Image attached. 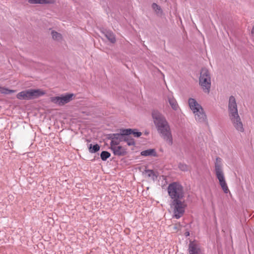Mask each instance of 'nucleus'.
<instances>
[{"instance_id":"obj_1","label":"nucleus","mask_w":254,"mask_h":254,"mask_svg":"<svg viewBox=\"0 0 254 254\" xmlns=\"http://www.w3.org/2000/svg\"><path fill=\"white\" fill-rule=\"evenodd\" d=\"M228 112L229 118L236 129L240 132H244V128L238 114L235 98L233 96L229 97Z\"/></svg>"},{"instance_id":"obj_2","label":"nucleus","mask_w":254,"mask_h":254,"mask_svg":"<svg viewBox=\"0 0 254 254\" xmlns=\"http://www.w3.org/2000/svg\"><path fill=\"white\" fill-rule=\"evenodd\" d=\"M188 102L190 108L194 114L196 121L199 123L206 122L207 120L206 115L201 106L193 98H190Z\"/></svg>"},{"instance_id":"obj_3","label":"nucleus","mask_w":254,"mask_h":254,"mask_svg":"<svg viewBox=\"0 0 254 254\" xmlns=\"http://www.w3.org/2000/svg\"><path fill=\"white\" fill-rule=\"evenodd\" d=\"M215 175L219 181V184L225 193L229 192V189L226 183L224 173L222 169V159L219 157H217L215 163Z\"/></svg>"},{"instance_id":"obj_4","label":"nucleus","mask_w":254,"mask_h":254,"mask_svg":"<svg viewBox=\"0 0 254 254\" xmlns=\"http://www.w3.org/2000/svg\"><path fill=\"white\" fill-rule=\"evenodd\" d=\"M169 195L172 199H183L184 191L183 187L178 182H173L170 184L167 188Z\"/></svg>"},{"instance_id":"obj_5","label":"nucleus","mask_w":254,"mask_h":254,"mask_svg":"<svg viewBox=\"0 0 254 254\" xmlns=\"http://www.w3.org/2000/svg\"><path fill=\"white\" fill-rule=\"evenodd\" d=\"M45 92L40 89H29L20 92L16 97L19 100H30L44 95Z\"/></svg>"},{"instance_id":"obj_6","label":"nucleus","mask_w":254,"mask_h":254,"mask_svg":"<svg viewBox=\"0 0 254 254\" xmlns=\"http://www.w3.org/2000/svg\"><path fill=\"white\" fill-rule=\"evenodd\" d=\"M199 84L205 93H209L211 87V76L209 70L205 67H203L201 69Z\"/></svg>"},{"instance_id":"obj_7","label":"nucleus","mask_w":254,"mask_h":254,"mask_svg":"<svg viewBox=\"0 0 254 254\" xmlns=\"http://www.w3.org/2000/svg\"><path fill=\"white\" fill-rule=\"evenodd\" d=\"M160 136L171 146L173 144V137L170 126L168 122L156 127Z\"/></svg>"},{"instance_id":"obj_8","label":"nucleus","mask_w":254,"mask_h":254,"mask_svg":"<svg viewBox=\"0 0 254 254\" xmlns=\"http://www.w3.org/2000/svg\"><path fill=\"white\" fill-rule=\"evenodd\" d=\"M183 199H175L172 201L171 206L174 209V216L177 219L180 218L185 213L187 204Z\"/></svg>"},{"instance_id":"obj_9","label":"nucleus","mask_w":254,"mask_h":254,"mask_svg":"<svg viewBox=\"0 0 254 254\" xmlns=\"http://www.w3.org/2000/svg\"><path fill=\"white\" fill-rule=\"evenodd\" d=\"M75 95L73 93H66L65 95H61L60 96H56L51 98L52 102L59 106H63L71 101Z\"/></svg>"},{"instance_id":"obj_10","label":"nucleus","mask_w":254,"mask_h":254,"mask_svg":"<svg viewBox=\"0 0 254 254\" xmlns=\"http://www.w3.org/2000/svg\"><path fill=\"white\" fill-rule=\"evenodd\" d=\"M152 117L153 119L154 124L156 127L168 122L165 117L157 110L152 111Z\"/></svg>"},{"instance_id":"obj_11","label":"nucleus","mask_w":254,"mask_h":254,"mask_svg":"<svg viewBox=\"0 0 254 254\" xmlns=\"http://www.w3.org/2000/svg\"><path fill=\"white\" fill-rule=\"evenodd\" d=\"M189 252L190 254H201L198 245L192 242H190L189 244Z\"/></svg>"},{"instance_id":"obj_12","label":"nucleus","mask_w":254,"mask_h":254,"mask_svg":"<svg viewBox=\"0 0 254 254\" xmlns=\"http://www.w3.org/2000/svg\"><path fill=\"white\" fill-rule=\"evenodd\" d=\"M112 150L113 151L115 155L119 156H125L127 154V149L122 146H118L115 148H112Z\"/></svg>"},{"instance_id":"obj_13","label":"nucleus","mask_w":254,"mask_h":254,"mask_svg":"<svg viewBox=\"0 0 254 254\" xmlns=\"http://www.w3.org/2000/svg\"><path fill=\"white\" fill-rule=\"evenodd\" d=\"M103 33L108 40L112 44H114L116 42V39L114 33L110 30H104Z\"/></svg>"},{"instance_id":"obj_14","label":"nucleus","mask_w":254,"mask_h":254,"mask_svg":"<svg viewBox=\"0 0 254 254\" xmlns=\"http://www.w3.org/2000/svg\"><path fill=\"white\" fill-rule=\"evenodd\" d=\"M126 131V128H121L120 129V132L117 133V138L116 139L118 140L119 141H120V143L122 141H127V137L128 136L127 133H125Z\"/></svg>"},{"instance_id":"obj_15","label":"nucleus","mask_w":254,"mask_h":254,"mask_svg":"<svg viewBox=\"0 0 254 254\" xmlns=\"http://www.w3.org/2000/svg\"><path fill=\"white\" fill-rule=\"evenodd\" d=\"M151 7L157 16L162 17V16L164 15L163 11L161 6L158 5L157 3L154 2L151 5Z\"/></svg>"},{"instance_id":"obj_16","label":"nucleus","mask_w":254,"mask_h":254,"mask_svg":"<svg viewBox=\"0 0 254 254\" xmlns=\"http://www.w3.org/2000/svg\"><path fill=\"white\" fill-rule=\"evenodd\" d=\"M125 133H127L128 136L132 135L135 137H139L142 134V133L139 131L138 129L136 128H126Z\"/></svg>"},{"instance_id":"obj_17","label":"nucleus","mask_w":254,"mask_h":254,"mask_svg":"<svg viewBox=\"0 0 254 254\" xmlns=\"http://www.w3.org/2000/svg\"><path fill=\"white\" fill-rule=\"evenodd\" d=\"M30 4H53L55 2L54 0H28Z\"/></svg>"},{"instance_id":"obj_18","label":"nucleus","mask_w":254,"mask_h":254,"mask_svg":"<svg viewBox=\"0 0 254 254\" xmlns=\"http://www.w3.org/2000/svg\"><path fill=\"white\" fill-rule=\"evenodd\" d=\"M142 156H157V153L155 149H149L142 151L140 153Z\"/></svg>"},{"instance_id":"obj_19","label":"nucleus","mask_w":254,"mask_h":254,"mask_svg":"<svg viewBox=\"0 0 254 254\" xmlns=\"http://www.w3.org/2000/svg\"><path fill=\"white\" fill-rule=\"evenodd\" d=\"M167 99L172 108L174 110H177L178 108V105L175 99L172 96H168Z\"/></svg>"},{"instance_id":"obj_20","label":"nucleus","mask_w":254,"mask_h":254,"mask_svg":"<svg viewBox=\"0 0 254 254\" xmlns=\"http://www.w3.org/2000/svg\"><path fill=\"white\" fill-rule=\"evenodd\" d=\"M88 148L90 153H95L99 151L100 146L98 144H95L94 145L90 144L88 145Z\"/></svg>"},{"instance_id":"obj_21","label":"nucleus","mask_w":254,"mask_h":254,"mask_svg":"<svg viewBox=\"0 0 254 254\" xmlns=\"http://www.w3.org/2000/svg\"><path fill=\"white\" fill-rule=\"evenodd\" d=\"M145 172L147 174V176L148 177H151L152 180L155 181L157 179L158 177V174L157 173H155L152 170H145Z\"/></svg>"},{"instance_id":"obj_22","label":"nucleus","mask_w":254,"mask_h":254,"mask_svg":"<svg viewBox=\"0 0 254 254\" xmlns=\"http://www.w3.org/2000/svg\"><path fill=\"white\" fill-rule=\"evenodd\" d=\"M51 35L52 36L53 39L55 40L60 41L62 39V35L60 33H58L54 30L52 31Z\"/></svg>"},{"instance_id":"obj_23","label":"nucleus","mask_w":254,"mask_h":254,"mask_svg":"<svg viewBox=\"0 0 254 254\" xmlns=\"http://www.w3.org/2000/svg\"><path fill=\"white\" fill-rule=\"evenodd\" d=\"M110 156V153L107 151H103L100 154L101 159L104 161H106Z\"/></svg>"},{"instance_id":"obj_24","label":"nucleus","mask_w":254,"mask_h":254,"mask_svg":"<svg viewBox=\"0 0 254 254\" xmlns=\"http://www.w3.org/2000/svg\"><path fill=\"white\" fill-rule=\"evenodd\" d=\"M126 139L127 141H125V142L127 143L128 146H134L135 145L134 139L129 136H127Z\"/></svg>"},{"instance_id":"obj_25","label":"nucleus","mask_w":254,"mask_h":254,"mask_svg":"<svg viewBox=\"0 0 254 254\" xmlns=\"http://www.w3.org/2000/svg\"><path fill=\"white\" fill-rule=\"evenodd\" d=\"M15 90L9 89L8 88L2 87L1 89V93L3 94H9L15 92Z\"/></svg>"},{"instance_id":"obj_26","label":"nucleus","mask_w":254,"mask_h":254,"mask_svg":"<svg viewBox=\"0 0 254 254\" xmlns=\"http://www.w3.org/2000/svg\"><path fill=\"white\" fill-rule=\"evenodd\" d=\"M178 168L182 171H187L189 169V166L187 165L180 163L178 164Z\"/></svg>"},{"instance_id":"obj_27","label":"nucleus","mask_w":254,"mask_h":254,"mask_svg":"<svg viewBox=\"0 0 254 254\" xmlns=\"http://www.w3.org/2000/svg\"><path fill=\"white\" fill-rule=\"evenodd\" d=\"M119 144H120V141H119L118 140H117V139H114V140H112L111 142V143H110V145H111L110 149L112 150V148L116 147V146H115L118 145Z\"/></svg>"},{"instance_id":"obj_28","label":"nucleus","mask_w":254,"mask_h":254,"mask_svg":"<svg viewBox=\"0 0 254 254\" xmlns=\"http://www.w3.org/2000/svg\"><path fill=\"white\" fill-rule=\"evenodd\" d=\"M117 133H110L107 135V138L108 139H111V141L114 139H116L117 138Z\"/></svg>"},{"instance_id":"obj_29","label":"nucleus","mask_w":254,"mask_h":254,"mask_svg":"<svg viewBox=\"0 0 254 254\" xmlns=\"http://www.w3.org/2000/svg\"><path fill=\"white\" fill-rule=\"evenodd\" d=\"M185 235L186 236V237H188V236H190V232L187 231V232H186L185 233Z\"/></svg>"},{"instance_id":"obj_30","label":"nucleus","mask_w":254,"mask_h":254,"mask_svg":"<svg viewBox=\"0 0 254 254\" xmlns=\"http://www.w3.org/2000/svg\"><path fill=\"white\" fill-rule=\"evenodd\" d=\"M2 87L0 86V92L1 93V89H2Z\"/></svg>"},{"instance_id":"obj_31","label":"nucleus","mask_w":254,"mask_h":254,"mask_svg":"<svg viewBox=\"0 0 254 254\" xmlns=\"http://www.w3.org/2000/svg\"><path fill=\"white\" fill-rule=\"evenodd\" d=\"M145 134H148V132H145Z\"/></svg>"}]
</instances>
